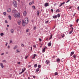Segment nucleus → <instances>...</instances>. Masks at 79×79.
I'll return each instance as SVG.
<instances>
[{
    "instance_id": "nucleus-10",
    "label": "nucleus",
    "mask_w": 79,
    "mask_h": 79,
    "mask_svg": "<svg viewBox=\"0 0 79 79\" xmlns=\"http://www.w3.org/2000/svg\"><path fill=\"white\" fill-rule=\"evenodd\" d=\"M11 10L10 8H9L7 10V12L8 13H10V12H11Z\"/></svg>"
},
{
    "instance_id": "nucleus-55",
    "label": "nucleus",
    "mask_w": 79,
    "mask_h": 79,
    "mask_svg": "<svg viewBox=\"0 0 79 79\" xmlns=\"http://www.w3.org/2000/svg\"><path fill=\"white\" fill-rule=\"evenodd\" d=\"M8 45V43H6V44H5L6 46H7Z\"/></svg>"
},
{
    "instance_id": "nucleus-42",
    "label": "nucleus",
    "mask_w": 79,
    "mask_h": 79,
    "mask_svg": "<svg viewBox=\"0 0 79 79\" xmlns=\"http://www.w3.org/2000/svg\"><path fill=\"white\" fill-rule=\"evenodd\" d=\"M40 66H41V65H38V67L39 68H40Z\"/></svg>"
},
{
    "instance_id": "nucleus-53",
    "label": "nucleus",
    "mask_w": 79,
    "mask_h": 79,
    "mask_svg": "<svg viewBox=\"0 0 79 79\" xmlns=\"http://www.w3.org/2000/svg\"><path fill=\"white\" fill-rule=\"evenodd\" d=\"M62 3V5H64V3H65V2H63V3Z\"/></svg>"
},
{
    "instance_id": "nucleus-49",
    "label": "nucleus",
    "mask_w": 79,
    "mask_h": 79,
    "mask_svg": "<svg viewBox=\"0 0 79 79\" xmlns=\"http://www.w3.org/2000/svg\"><path fill=\"white\" fill-rule=\"evenodd\" d=\"M21 46H22V47H24V45L23 44H21Z\"/></svg>"
},
{
    "instance_id": "nucleus-31",
    "label": "nucleus",
    "mask_w": 79,
    "mask_h": 79,
    "mask_svg": "<svg viewBox=\"0 0 79 79\" xmlns=\"http://www.w3.org/2000/svg\"><path fill=\"white\" fill-rule=\"evenodd\" d=\"M39 71V69L38 68L36 70V72H37L38 71Z\"/></svg>"
},
{
    "instance_id": "nucleus-61",
    "label": "nucleus",
    "mask_w": 79,
    "mask_h": 79,
    "mask_svg": "<svg viewBox=\"0 0 79 79\" xmlns=\"http://www.w3.org/2000/svg\"><path fill=\"white\" fill-rule=\"evenodd\" d=\"M33 78H35V76H33Z\"/></svg>"
},
{
    "instance_id": "nucleus-3",
    "label": "nucleus",
    "mask_w": 79,
    "mask_h": 79,
    "mask_svg": "<svg viewBox=\"0 0 79 79\" xmlns=\"http://www.w3.org/2000/svg\"><path fill=\"white\" fill-rule=\"evenodd\" d=\"M19 15H18V14H17L16 13H15V14H14L13 15L14 16V17H15V18H16V17H18V18L19 17V16H20V15H19Z\"/></svg>"
},
{
    "instance_id": "nucleus-38",
    "label": "nucleus",
    "mask_w": 79,
    "mask_h": 79,
    "mask_svg": "<svg viewBox=\"0 0 79 79\" xmlns=\"http://www.w3.org/2000/svg\"><path fill=\"white\" fill-rule=\"evenodd\" d=\"M7 48L8 49H10V45H8V47H7Z\"/></svg>"
},
{
    "instance_id": "nucleus-50",
    "label": "nucleus",
    "mask_w": 79,
    "mask_h": 79,
    "mask_svg": "<svg viewBox=\"0 0 79 79\" xmlns=\"http://www.w3.org/2000/svg\"><path fill=\"white\" fill-rule=\"evenodd\" d=\"M79 21V19H77L76 20L77 23H78V22Z\"/></svg>"
},
{
    "instance_id": "nucleus-21",
    "label": "nucleus",
    "mask_w": 79,
    "mask_h": 79,
    "mask_svg": "<svg viewBox=\"0 0 79 79\" xmlns=\"http://www.w3.org/2000/svg\"><path fill=\"white\" fill-rule=\"evenodd\" d=\"M34 67L35 68H36V67H37V64H35L34 65Z\"/></svg>"
},
{
    "instance_id": "nucleus-11",
    "label": "nucleus",
    "mask_w": 79,
    "mask_h": 79,
    "mask_svg": "<svg viewBox=\"0 0 79 79\" xmlns=\"http://www.w3.org/2000/svg\"><path fill=\"white\" fill-rule=\"evenodd\" d=\"M48 45L49 47H50L52 45V43L51 42H49L48 44Z\"/></svg>"
},
{
    "instance_id": "nucleus-15",
    "label": "nucleus",
    "mask_w": 79,
    "mask_h": 79,
    "mask_svg": "<svg viewBox=\"0 0 79 79\" xmlns=\"http://www.w3.org/2000/svg\"><path fill=\"white\" fill-rule=\"evenodd\" d=\"M74 53V52H71V54L70 55L71 56H72V55H73V54Z\"/></svg>"
},
{
    "instance_id": "nucleus-17",
    "label": "nucleus",
    "mask_w": 79,
    "mask_h": 79,
    "mask_svg": "<svg viewBox=\"0 0 79 79\" xmlns=\"http://www.w3.org/2000/svg\"><path fill=\"white\" fill-rule=\"evenodd\" d=\"M56 13H57V12H58V13H60V10L59 9H57V10L56 11Z\"/></svg>"
},
{
    "instance_id": "nucleus-52",
    "label": "nucleus",
    "mask_w": 79,
    "mask_h": 79,
    "mask_svg": "<svg viewBox=\"0 0 79 79\" xmlns=\"http://www.w3.org/2000/svg\"><path fill=\"white\" fill-rule=\"evenodd\" d=\"M34 30H35V29H36V27H34Z\"/></svg>"
},
{
    "instance_id": "nucleus-41",
    "label": "nucleus",
    "mask_w": 79,
    "mask_h": 79,
    "mask_svg": "<svg viewBox=\"0 0 79 79\" xmlns=\"http://www.w3.org/2000/svg\"><path fill=\"white\" fill-rule=\"evenodd\" d=\"M3 15H4L6 16V12H4L3 13Z\"/></svg>"
},
{
    "instance_id": "nucleus-54",
    "label": "nucleus",
    "mask_w": 79,
    "mask_h": 79,
    "mask_svg": "<svg viewBox=\"0 0 79 79\" xmlns=\"http://www.w3.org/2000/svg\"><path fill=\"white\" fill-rule=\"evenodd\" d=\"M62 5H63V4H62V3H61V4L59 6L60 7V6H62Z\"/></svg>"
},
{
    "instance_id": "nucleus-56",
    "label": "nucleus",
    "mask_w": 79,
    "mask_h": 79,
    "mask_svg": "<svg viewBox=\"0 0 79 79\" xmlns=\"http://www.w3.org/2000/svg\"><path fill=\"white\" fill-rule=\"evenodd\" d=\"M70 1V0H68L66 2V3H68V2H69Z\"/></svg>"
},
{
    "instance_id": "nucleus-46",
    "label": "nucleus",
    "mask_w": 79,
    "mask_h": 79,
    "mask_svg": "<svg viewBox=\"0 0 79 79\" xmlns=\"http://www.w3.org/2000/svg\"><path fill=\"white\" fill-rule=\"evenodd\" d=\"M51 11L52 12V13L53 12V9H51Z\"/></svg>"
},
{
    "instance_id": "nucleus-39",
    "label": "nucleus",
    "mask_w": 79,
    "mask_h": 79,
    "mask_svg": "<svg viewBox=\"0 0 79 79\" xmlns=\"http://www.w3.org/2000/svg\"><path fill=\"white\" fill-rule=\"evenodd\" d=\"M49 21L48 20H47L45 22V24H47V23H48Z\"/></svg>"
},
{
    "instance_id": "nucleus-16",
    "label": "nucleus",
    "mask_w": 79,
    "mask_h": 79,
    "mask_svg": "<svg viewBox=\"0 0 79 79\" xmlns=\"http://www.w3.org/2000/svg\"><path fill=\"white\" fill-rule=\"evenodd\" d=\"M40 13V12H39V11L38 10L37 11V16H39V15Z\"/></svg>"
},
{
    "instance_id": "nucleus-26",
    "label": "nucleus",
    "mask_w": 79,
    "mask_h": 79,
    "mask_svg": "<svg viewBox=\"0 0 79 79\" xmlns=\"http://www.w3.org/2000/svg\"><path fill=\"white\" fill-rule=\"evenodd\" d=\"M4 35V33H2L0 34V35L1 36H3Z\"/></svg>"
},
{
    "instance_id": "nucleus-62",
    "label": "nucleus",
    "mask_w": 79,
    "mask_h": 79,
    "mask_svg": "<svg viewBox=\"0 0 79 79\" xmlns=\"http://www.w3.org/2000/svg\"><path fill=\"white\" fill-rule=\"evenodd\" d=\"M18 64H20V62H18Z\"/></svg>"
},
{
    "instance_id": "nucleus-18",
    "label": "nucleus",
    "mask_w": 79,
    "mask_h": 79,
    "mask_svg": "<svg viewBox=\"0 0 79 79\" xmlns=\"http://www.w3.org/2000/svg\"><path fill=\"white\" fill-rule=\"evenodd\" d=\"M10 32L11 33H13L14 32V30H13V29H11L10 30Z\"/></svg>"
},
{
    "instance_id": "nucleus-32",
    "label": "nucleus",
    "mask_w": 79,
    "mask_h": 79,
    "mask_svg": "<svg viewBox=\"0 0 79 79\" xmlns=\"http://www.w3.org/2000/svg\"><path fill=\"white\" fill-rule=\"evenodd\" d=\"M16 53H19V51L18 50V49H17L16 51Z\"/></svg>"
},
{
    "instance_id": "nucleus-7",
    "label": "nucleus",
    "mask_w": 79,
    "mask_h": 79,
    "mask_svg": "<svg viewBox=\"0 0 79 79\" xmlns=\"http://www.w3.org/2000/svg\"><path fill=\"white\" fill-rule=\"evenodd\" d=\"M50 6V5L48 4V3L47 2H46L45 3L44 5V6H45V7H47V6Z\"/></svg>"
},
{
    "instance_id": "nucleus-9",
    "label": "nucleus",
    "mask_w": 79,
    "mask_h": 79,
    "mask_svg": "<svg viewBox=\"0 0 79 79\" xmlns=\"http://www.w3.org/2000/svg\"><path fill=\"white\" fill-rule=\"evenodd\" d=\"M0 65L1 66V68H5V67L3 66V63H0Z\"/></svg>"
},
{
    "instance_id": "nucleus-14",
    "label": "nucleus",
    "mask_w": 79,
    "mask_h": 79,
    "mask_svg": "<svg viewBox=\"0 0 79 79\" xmlns=\"http://www.w3.org/2000/svg\"><path fill=\"white\" fill-rule=\"evenodd\" d=\"M37 56V55L34 54L33 55V56L32 57L33 59H34V58H35V56Z\"/></svg>"
},
{
    "instance_id": "nucleus-34",
    "label": "nucleus",
    "mask_w": 79,
    "mask_h": 79,
    "mask_svg": "<svg viewBox=\"0 0 79 79\" xmlns=\"http://www.w3.org/2000/svg\"><path fill=\"white\" fill-rule=\"evenodd\" d=\"M2 62H5V63H6V60H3L2 61Z\"/></svg>"
},
{
    "instance_id": "nucleus-19",
    "label": "nucleus",
    "mask_w": 79,
    "mask_h": 79,
    "mask_svg": "<svg viewBox=\"0 0 79 79\" xmlns=\"http://www.w3.org/2000/svg\"><path fill=\"white\" fill-rule=\"evenodd\" d=\"M76 55L74 54L73 55V57L74 58H75V59H76Z\"/></svg>"
},
{
    "instance_id": "nucleus-8",
    "label": "nucleus",
    "mask_w": 79,
    "mask_h": 79,
    "mask_svg": "<svg viewBox=\"0 0 79 79\" xmlns=\"http://www.w3.org/2000/svg\"><path fill=\"white\" fill-rule=\"evenodd\" d=\"M27 15V12H26V11H24L23 13V16H26Z\"/></svg>"
},
{
    "instance_id": "nucleus-2",
    "label": "nucleus",
    "mask_w": 79,
    "mask_h": 79,
    "mask_svg": "<svg viewBox=\"0 0 79 79\" xmlns=\"http://www.w3.org/2000/svg\"><path fill=\"white\" fill-rule=\"evenodd\" d=\"M13 4L14 5L15 7V8H16L18 6V5L17 4V3L15 1H13Z\"/></svg>"
},
{
    "instance_id": "nucleus-12",
    "label": "nucleus",
    "mask_w": 79,
    "mask_h": 79,
    "mask_svg": "<svg viewBox=\"0 0 79 79\" xmlns=\"http://www.w3.org/2000/svg\"><path fill=\"white\" fill-rule=\"evenodd\" d=\"M53 18L54 19H56V18H57V15H54L53 16Z\"/></svg>"
},
{
    "instance_id": "nucleus-1",
    "label": "nucleus",
    "mask_w": 79,
    "mask_h": 79,
    "mask_svg": "<svg viewBox=\"0 0 79 79\" xmlns=\"http://www.w3.org/2000/svg\"><path fill=\"white\" fill-rule=\"evenodd\" d=\"M29 23V19L28 18L26 17L25 18V21H22V25L23 26H25L26 24H27Z\"/></svg>"
},
{
    "instance_id": "nucleus-63",
    "label": "nucleus",
    "mask_w": 79,
    "mask_h": 79,
    "mask_svg": "<svg viewBox=\"0 0 79 79\" xmlns=\"http://www.w3.org/2000/svg\"><path fill=\"white\" fill-rule=\"evenodd\" d=\"M72 26H73V25H70V27H72Z\"/></svg>"
},
{
    "instance_id": "nucleus-5",
    "label": "nucleus",
    "mask_w": 79,
    "mask_h": 79,
    "mask_svg": "<svg viewBox=\"0 0 79 79\" xmlns=\"http://www.w3.org/2000/svg\"><path fill=\"white\" fill-rule=\"evenodd\" d=\"M45 63L47 64H50V60H47L46 61Z\"/></svg>"
},
{
    "instance_id": "nucleus-22",
    "label": "nucleus",
    "mask_w": 79,
    "mask_h": 79,
    "mask_svg": "<svg viewBox=\"0 0 79 79\" xmlns=\"http://www.w3.org/2000/svg\"><path fill=\"white\" fill-rule=\"evenodd\" d=\"M61 36H62V38H63V37H64V36H65V35H64V34H63L62 35H61Z\"/></svg>"
},
{
    "instance_id": "nucleus-36",
    "label": "nucleus",
    "mask_w": 79,
    "mask_h": 79,
    "mask_svg": "<svg viewBox=\"0 0 79 79\" xmlns=\"http://www.w3.org/2000/svg\"><path fill=\"white\" fill-rule=\"evenodd\" d=\"M29 29H27L26 30V32H29Z\"/></svg>"
},
{
    "instance_id": "nucleus-44",
    "label": "nucleus",
    "mask_w": 79,
    "mask_h": 79,
    "mask_svg": "<svg viewBox=\"0 0 79 79\" xmlns=\"http://www.w3.org/2000/svg\"><path fill=\"white\" fill-rule=\"evenodd\" d=\"M33 47H34V48H36V45H33Z\"/></svg>"
},
{
    "instance_id": "nucleus-30",
    "label": "nucleus",
    "mask_w": 79,
    "mask_h": 79,
    "mask_svg": "<svg viewBox=\"0 0 79 79\" xmlns=\"http://www.w3.org/2000/svg\"><path fill=\"white\" fill-rule=\"evenodd\" d=\"M72 32H73V31H72L69 32V34H72Z\"/></svg>"
},
{
    "instance_id": "nucleus-6",
    "label": "nucleus",
    "mask_w": 79,
    "mask_h": 79,
    "mask_svg": "<svg viewBox=\"0 0 79 79\" xmlns=\"http://www.w3.org/2000/svg\"><path fill=\"white\" fill-rule=\"evenodd\" d=\"M12 12L13 13H17V14H19V13L18 12V11L15 10H13L12 11Z\"/></svg>"
},
{
    "instance_id": "nucleus-20",
    "label": "nucleus",
    "mask_w": 79,
    "mask_h": 79,
    "mask_svg": "<svg viewBox=\"0 0 79 79\" xmlns=\"http://www.w3.org/2000/svg\"><path fill=\"white\" fill-rule=\"evenodd\" d=\"M18 47L17 46H15V47L14 48V50H15V49H16V48H17Z\"/></svg>"
},
{
    "instance_id": "nucleus-23",
    "label": "nucleus",
    "mask_w": 79,
    "mask_h": 79,
    "mask_svg": "<svg viewBox=\"0 0 79 79\" xmlns=\"http://www.w3.org/2000/svg\"><path fill=\"white\" fill-rule=\"evenodd\" d=\"M17 23L19 25H20V21H18Z\"/></svg>"
},
{
    "instance_id": "nucleus-13",
    "label": "nucleus",
    "mask_w": 79,
    "mask_h": 79,
    "mask_svg": "<svg viewBox=\"0 0 79 79\" xmlns=\"http://www.w3.org/2000/svg\"><path fill=\"white\" fill-rule=\"evenodd\" d=\"M56 61L58 63H59V62H60V59L59 58L57 59Z\"/></svg>"
},
{
    "instance_id": "nucleus-27",
    "label": "nucleus",
    "mask_w": 79,
    "mask_h": 79,
    "mask_svg": "<svg viewBox=\"0 0 79 79\" xmlns=\"http://www.w3.org/2000/svg\"><path fill=\"white\" fill-rule=\"evenodd\" d=\"M45 52V50L44 49H43V50L42 51V53H44Z\"/></svg>"
},
{
    "instance_id": "nucleus-24",
    "label": "nucleus",
    "mask_w": 79,
    "mask_h": 79,
    "mask_svg": "<svg viewBox=\"0 0 79 79\" xmlns=\"http://www.w3.org/2000/svg\"><path fill=\"white\" fill-rule=\"evenodd\" d=\"M8 18H9V19L10 20H11V17L10 15H9Z\"/></svg>"
},
{
    "instance_id": "nucleus-4",
    "label": "nucleus",
    "mask_w": 79,
    "mask_h": 79,
    "mask_svg": "<svg viewBox=\"0 0 79 79\" xmlns=\"http://www.w3.org/2000/svg\"><path fill=\"white\" fill-rule=\"evenodd\" d=\"M26 69L25 68H23L22 69V72L20 73V74H22V73H23L24 72L26 71Z\"/></svg>"
},
{
    "instance_id": "nucleus-33",
    "label": "nucleus",
    "mask_w": 79,
    "mask_h": 79,
    "mask_svg": "<svg viewBox=\"0 0 79 79\" xmlns=\"http://www.w3.org/2000/svg\"><path fill=\"white\" fill-rule=\"evenodd\" d=\"M55 76H56L57 75H58V73L57 72H56L55 73Z\"/></svg>"
},
{
    "instance_id": "nucleus-28",
    "label": "nucleus",
    "mask_w": 79,
    "mask_h": 79,
    "mask_svg": "<svg viewBox=\"0 0 79 79\" xmlns=\"http://www.w3.org/2000/svg\"><path fill=\"white\" fill-rule=\"evenodd\" d=\"M32 8L34 10H35V7L34 6H32Z\"/></svg>"
},
{
    "instance_id": "nucleus-64",
    "label": "nucleus",
    "mask_w": 79,
    "mask_h": 79,
    "mask_svg": "<svg viewBox=\"0 0 79 79\" xmlns=\"http://www.w3.org/2000/svg\"><path fill=\"white\" fill-rule=\"evenodd\" d=\"M7 27H9V25H7Z\"/></svg>"
},
{
    "instance_id": "nucleus-58",
    "label": "nucleus",
    "mask_w": 79,
    "mask_h": 79,
    "mask_svg": "<svg viewBox=\"0 0 79 79\" xmlns=\"http://www.w3.org/2000/svg\"><path fill=\"white\" fill-rule=\"evenodd\" d=\"M29 5H32V2H30L29 4Z\"/></svg>"
},
{
    "instance_id": "nucleus-45",
    "label": "nucleus",
    "mask_w": 79,
    "mask_h": 79,
    "mask_svg": "<svg viewBox=\"0 0 79 79\" xmlns=\"http://www.w3.org/2000/svg\"><path fill=\"white\" fill-rule=\"evenodd\" d=\"M5 23H8V22L6 20H5Z\"/></svg>"
},
{
    "instance_id": "nucleus-43",
    "label": "nucleus",
    "mask_w": 79,
    "mask_h": 79,
    "mask_svg": "<svg viewBox=\"0 0 79 79\" xmlns=\"http://www.w3.org/2000/svg\"><path fill=\"white\" fill-rule=\"evenodd\" d=\"M39 40L40 42H41L42 41V40L40 38L39 39Z\"/></svg>"
},
{
    "instance_id": "nucleus-29",
    "label": "nucleus",
    "mask_w": 79,
    "mask_h": 79,
    "mask_svg": "<svg viewBox=\"0 0 79 79\" xmlns=\"http://www.w3.org/2000/svg\"><path fill=\"white\" fill-rule=\"evenodd\" d=\"M43 49H44V50H47V47L46 46H45L44 48Z\"/></svg>"
},
{
    "instance_id": "nucleus-35",
    "label": "nucleus",
    "mask_w": 79,
    "mask_h": 79,
    "mask_svg": "<svg viewBox=\"0 0 79 79\" xmlns=\"http://www.w3.org/2000/svg\"><path fill=\"white\" fill-rule=\"evenodd\" d=\"M57 17H58V18H60V14H58L57 15Z\"/></svg>"
},
{
    "instance_id": "nucleus-25",
    "label": "nucleus",
    "mask_w": 79,
    "mask_h": 79,
    "mask_svg": "<svg viewBox=\"0 0 79 79\" xmlns=\"http://www.w3.org/2000/svg\"><path fill=\"white\" fill-rule=\"evenodd\" d=\"M52 36H53V35L52 34L51 35L50 37L49 38V39L50 40V39H52Z\"/></svg>"
},
{
    "instance_id": "nucleus-51",
    "label": "nucleus",
    "mask_w": 79,
    "mask_h": 79,
    "mask_svg": "<svg viewBox=\"0 0 79 79\" xmlns=\"http://www.w3.org/2000/svg\"><path fill=\"white\" fill-rule=\"evenodd\" d=\"M30 67H31V65H28V68H30Z\"/></svg>"
},
{
    "instance_id": "nucleus-47",
    "label": "nucleus",
    "mask_w": 79,
    "mask_h": 79,
    "mask_svg": "<svg viewBox=\"0 0 79 79\" xmlns=\"http://www.w3.org/2000/svg\"><path fill=\"white\" fill-rule=\"evenodd\" d=\"M30 48H31V51H32V47L31 46L30 47Z\"/></svg>"
},
{
    "instance_id": "nucleus-59",
    "label": "nucleus",
    "mask_w": 79,
    "mask_h": 79,
    "mask_svg": "<svg viewBox=\"0 0 79 79\" xmlns=\"http://www.w3.org/2000/svg\"><path fill=\"white\" fill-rule=\"evenodd\" d=\"M32 3H33V4L34 3V1H32Z\"/></svg>"
},
{
    "instance_id": "nucleus-40",
    "label": "nucleus",
    "mask_w": 79,
    "mask_h": 79,
    "mask_svg": "<svg viewBox=\"0 0 79 79\" xmlns=\"http://www.w3.org/2000/svg\"><path fill=\"white\" fill-rule=\"evenodd\" d=\"M12 43V41L11 40H10V44H11Z\"/></svg>"
},
{
    "instance_id": "nucleus-60",
    "label": "nucleus",
    "mask_w": 79,
    "mask_h": 79,
    "mask_svg": "<svg viewBox=\"0 0 79 79\" xmlns=\"http://www.w3.org/2000/svg\"><path fill=\"white\" fill-rule=\"evenodd\" d=\"M2 55H4V53H2V54H1Z\"/></svg>"
},
{
    "instance_id": "nucleus-37",
    "label": "nucleus",
    "mask_w": 79,
    "mask_h": 79,
    "mask_svg": "<svg viewBox=\"0 0 79 79\" xmlns=\"http://www.w3.org/2000/svg\"><path fill=\"white\" fill-rule=\"evenodd\" d=\"M28 56H29V55H28L27 56H26L25 57V59H27V58H28Z\"/></svg>"
},
{
    "instance_id": "nucleus-48",
    "label": "nucleus",
    "mask_w": 79,
    "mask_h": 79,
    "mask_svg": "<svg viewBox=\"0 0 79 79\" xmlns=\"http://www.w3.org/2000/svg\"><path fill=\"white\" fill-rule=\"evenodd\" d=\"M71 29H72L71 31H73V30H74V28H73V27H72Z\"/></svg>"
},
{
    "instance_id": "nucleus-57",
    "label": "nucleus",
    "mask_w": 79,
    "mask_h": 79,
    "mask_svg": "<svg viewBox=\"0 0 79 79\" xmlns=\"http://www.w3.org/2000/svg\"><path fill=\"white\" fill-rule=\"evenodd\" d=\"M6 54H8V52H7L6 53Z\"/></svg>"
}]
</instances>
